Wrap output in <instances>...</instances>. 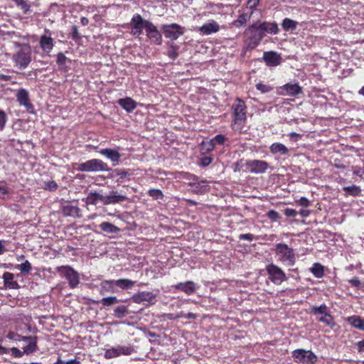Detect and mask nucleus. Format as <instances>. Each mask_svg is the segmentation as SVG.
Segmentation results:
<instances>
[{"mask_svg": "<svg viewBox=\"0 0 364 364\" xmlns=\"http://www.w3.org/2000/svg\"><path fill=\"white\" fill-rule=\"evenodd\" d=\"M132 33L134 36H139L142 34L143 30L146 31V36L151 43L156 45H161L162 43V34L157 27L150 21L144 19L139 14H134L130 21Z\"/></svg>", "mask_w": 364, "mask_h": 364, "instance_id": "obj_1", "label": "nucleus"}, {"mask_svg": "<svg viewBox=\"0 0 364 364\" xmlns=\"http://www.w3.org/2000/svg\"><path fill=\"white\" fill-rule=\"evenodd\" d=\"M232 107L234 114V119L232 124V129L241 133L246 121L245 103L240 99H237Z\"/></svg>", "mask_w": 364, "mask_h": 364, "instance_id": "obj_2", "label": "nucleus"}, {"mask_svg": "<svg viewBox=\"0 0 364 364\" xmlns=\"http://www.w3.org/2000/svg\"><path fill=\"white\" fill-rule=\"evenodd\" d=\"M275 253L278 257V260L283 264L292 267L296 262L294 251L284 243H278L276 245Z\"/></svg>", "mask_w": 364, "mask_h": 364, "instance_id": "obj_3", "label": "nucleus"}, {"mask_svg": "<svg viewBox=\"0 0 364 364\" xmlns=\"http://www.w3.org/2000/svg\"><path fill=\"white\" fill-rule=\"evenodd\" d=\"M309 313L316 316L318 321L323 323L331 328L335 326L333 318L331 315L329 309L325 304H323L319 306H311L309 308Z\"/></svg>", "mask_w": 364, "mask_h": 364, "instance_id": "obj_4", "label": "nucleus"}, {"mask_svg": "<svg viewBox=\"0 0 364 364\" xmlns=\"http://www.w3.org/2000/svg\"><path fill=\"white\" fill-rule=\"evenodd\" d=\"M77 170L82 172L109 171L111 168L101 159H92L77 164Z\"/></svg>", "mask_w": 364, "mask_h": 364, "instance_id": "obj_5", "label": "nucleus"}, {"mask_svg": "<svg viewBox=\"0 0 364 364\" xmlns=\"http://www.w3.org/2000/svg\"><path fill=\"white\" fill-rule=\"evenodd\" d=\"M185 27L176 23L162 24L161 26V31L166 38L173 41L183 36L185 33Z\"/></svg>", "mask_w": 364, "mask_h": 364, "instance_id": "obj_6", "label": "nucleus"}, {"mask_svg": "<svg viewBox=\"0 0 364 364\" xmlns=\"http://www.w3.org/2000/svg\"><path fill=\"white\" fill-rule=\"evenodd\" d=\"M292 357L296 363L301 364H315L317 356L311 350L296 349L292 352Z\"/></svg>", "mask_w": 364, "mask_h": 364, "instance_id": "obj_7", "label": "nucleus"}, {"mask_svg": "<svg viewBox=\"0 0 364 364\" xmlns=\"http://www.w3.org/2000/svg\"><path fill=\"white\" fill-rule=\"evenodd\" d=\"M58 272L68 282L70 288H75L80 283V277L77 272L69 266L58 267Z\"/></svg>", "mask_w": 364, "mask_h": 364, "instance_id": "obj_8", "label": "nucleus"}, {"mask_svg": "<svg viewBox=\"0 0 364 364\" xmlns=\"http://www.w3.org/2000/svg\"><path fill=\"white\" fill-rule=\"evenodd\" d=\"M134 352V348L132 346H116L109 348L105 349V358L107 359H112L117 358L120 355H130Z\"/></svg>", "mask_w": 364, "mask_h": 364, "instance_id": "obj_9", "label": "nucleus"}, {"mask_svg": "<svg viewBox=\"0 0 364 364\" xmlns=\"http://www.w3.org/2000/svg\"><path fill=\"white\" fill-rule=\"evenodd\" d=\"M266 269L269 279L276 285L281 284L287 279L284 271L272 263L267 265Z\"/></svg>", "mask_w": 364, "mask_h": 364, "instance_id": "obj_10", "label": "nucleus"}, {"mask_svg": "<svg viewBox=\"0 0 364 364\" xmlns=\"http://www.w3.org/2000/svg\"><path fill=\"white\" fill-rule=\"evenodd\" d=\"M245 165L249 172L255 174L264 173L269 167L267 161L258 159L245 161Z\"/></svg>", "mask_w": 364, "mask_h": 364, "instance_id": "obj_11", "label": "nucleus"}, {"mask_svg": "<svg viewBox=\"0 0 364 364\" xmlns=\"http://www.w3.org/2000/svg\"><path fill=\"white\" fill-rule=\"evenodd\" d=\"M16 97L21 106L24 107L29 113H34V107L30 102L29 94L26 89H18L16 92Z\"/></svg>", "mask_w": 364, "mask_h": 364, "instance_id": "obj_12", "label": "nucleus"}, {"mask_svg": "<svg viewBox=\"0 0 364 364\" xmlns=\"http://www.w3.org/2000/svg\"><path fill=\"white\" fill-rule=\"evenodd\" d=\"M245 35L250 40L249 46H251V44L252 46H257L265 36L259 26H252L245 33Z\"/></svg>", "mask_w": 364, "mask_h": 364, "instance_id": "obj_13", "label": "nucleus"}, {"mask_svg": "<svg viewBox=\"0 0 364 364\" xmlns=\"http://www.w3.org/2000/svg\"><path fill=\"white\" fill-rule=\"evenodd\" d=\"M302 92V88L299 83H287L278 88V93L281 95L296 96Z\"/></svg>", "mask_w": 364, "mask_h": 364, "instance_id": "obj_14", "label": "nucleus"}, {"mask_svg": "<svg viewBox=\"0 0 364 364\" xmlns=\"http://www.w3.org/2000/svg\"><path fill=\"white\" fill-rule=\"evenodd\" d=\"M156 295L151 291H139L132 296V301L136 304L147 302L154 304Z\"/></svg>", "mask_w": 364, "mask_h": 364, "instance_id": "obj_15", "label": "nucleus"}, {"mask_svg": "<svg viewBox=\"0 0 364 364\" xmlns=\"http://www.w3.org/2000/svg\"><path fill=\"white\" fill-rule=\"evenodd\" d=\"M220 30V25L214 20H210L202 26L198 28V31L203 35H210Z\"/></svg>", "mask_w": 364, "mask_h": 364, "instance_id": "obj_16", "label": "nucleus"}, {"mask_svg": "<svg viewBox=\"0 0 364 364\" xmlns=\"http://www.w3.org/2000/svg\"><path fill=\"white\" fill-rule=\"evenodd\" d=\"M13 59L16 65L20 68H25L31 62V56L28 52L19 51L14 55Z\"/></svg>", "mask_w": 364, "mask_h": 364, "instance_id": "obj_17", "label": "nucleus"}, {"mask_svg": "<svg viewBox=\"0 0 364 364\" xmlns=\"http://www.w3.org/2000/svg\"><path fill=\"white\" fill-rule=\"evenodd\" d=\"M177 290L181 291L186 293L188 295H191L194 294L198 287L195 282L193 281H187L186 282H180L174 286H173Z\"/></svg>", "mask_w": 364, "mask_h": 364, "instance_id": "obj_18", "label": "nucleus"}, {"mask_svg": "<svg viewBox=\"0 0 364 364\" xmlns=\"http://www.w3.org/2000/svg\"><path fill=\"white\" fill-rule=\"evenodd\" d=\"M21 340L22 341L27 343V346L23 348L25 354L29 355L37 350L38 346L36 336H22Z\"/></svg>", "mask_w": 364, "mask_h": 364, "instance_id": "obj_19", "label": "nucleus"}, {"mask_svg": "<svg viewBox=\"0 0 364 364\" xmlns=\"http://www.w3.org/2000/svg\"><path fill=\"white\" fill-rule=\"evenodd\" d=\"M263 59L268 66H277L281 63L282 57L276 52H264Z\"/></svg>", "mask_w": 364, "mask_h": 364, "instance_id": "obj_20", "label": "nucleus"}, {"mask_svg": "<svg viewBox=\"0 0 364 364\" xmlns=\"http://www.w3.org/2000/svg\"><path fill=\"white\" fill-rule=\"evenodd\" d=\"M105 196V205L115 204L125 201L127 197L119 194L117 191H112L108 196Z\"/></svg>", "mask_w": 364, "mask_h": 364, "instance_id": "obj_21", "label": "nucleus"}, {"mask_svg": "<svg viewBox=\"0 0 364 364\" xmlns=\"http://www.w3.org/2000/svg\"><path fill=\"white\" fill-rule=\"evenodd\" d=\"M100 154L114 164H118L121 158V154L118 151L112 149H102L100 151Z\"/></svg>", "mask_w": 364, "mask_h": 364, "instance_id": "obj_22", "label": "nucleus"}, {"mask_svg": "<svg viewBox=\"0 0 364 364\" xmlns=\"http://www.w3.org/2000/svg\"><path fill=\"white\" fill-rule=\"evenodd\" d=\"M264 34L265 33L276 34L279 32V27L275 22L264 21L259 25Z\"/></svg>", "mask_w": 364, "mask_h": 364, "instance_id": "obj_23", "label": "nucleus"}, {"mask_svg": "<svg viewBox=\"0 0 364 364\" xmlns=\"http://www.w3.org/2000/svg\"><path fill=\"white\" fill-rule=\"evenodd\" d=\"M117 103L127 112H131L136 107V102L131 97L121 98Z\"/></svg>", "mask_w": 364, "mask_h": 364, "instance_id": "obj_24", "label": "nucleus"}, {"mask_svg": "<svg viewBox=\"0 0 364 364\" xmlns=\"http://www.w3.org/2000/svg\"><path fill=\"white\" fill-rule=\"evenodd\" d=\"M105 196L97 192H90L85 198V203L88 205H97L99 202L105 205Z\"/></svg>", "mask_w": 364, "mask_h": 364, "instance_id": "obj_25", "label": "nucleus"}, {"mask_svg": "<svg viewBox=\"0 0 364 364\" xmlns=\"http://www.w3.org/2000/svg\"><path fill=\"white\" fill-rule=\"evenodd\" d=\"M269 151L272 154L287 155L289 154V150L284 144L275 142L269 146Z\"/></svg>", "mask_w": 364, "mask_h": 364, "instance_id": "obj_26", "label": "nucleus"}, {"mask_svg": "<svg viewBox=\"0 0 364 364\" xmlns=\"http://www.w3.org/2000/svg\"><path fill=\"white\" fill-rule=\"evenodd\" d=\"M14 274L8 272H5L2 276L5 287L10 289H18L20 288V286L17 282L14 281Z\"/></svg>", "mask_w": 364, "mask_h": 364, "instance_id": "obj_27", "label": "nucleus"}, {"mask_svg": "<svg viewBox=\"0 0 364 364\" xmlns=\"http://www.w3.org/2000/svg\"><path fill=\"white\" fill-rule=\"evenodd\" d=\"M135 310H129L127 306L121 305L116 307L114 310V316L117 318H123L129 314H136Z\"/></svg>", "mask_w": 364, "mask_h": 364, "instance_id": "obj_28", "label": "nucleus"}, {"mask_svg": "<svg viewBox=\"0 0 364 364\" xmlns=\"http://www.w3.org/2000/svg\"><path fill=\"white\" fill-rule=\"evenodd\" d=\"M115 280H104L100 284V293L117 292Z\"/></svg>", "mask_w": 364, "mask_h": 364, "instance_id": "obj_29", "label": "nucleus"}, {"mask_svg": "<svg viewBox=\"0 0 364 364\" xmlns=\"http://www.w3.org/2000/svg\"><path fill=\"white\" fill-rule=\"evenodd\" d=\"M80 208L70 204H66L62 207V213L65 216L79 217Z\"/></svg>", "mask_w": 364, "mask_h": 364, "instance_id": "obj_30", "label": "nucleus"}, {"mask_svg": "<svg viewBox=\"0 0 364 364\" xmlns=\"http://www.w3.org/2000/svg\"><path fill=\"white\" fill-rule=\"evenodd\" d=\"M299 23L289 18H285L282 23V27L285 31H293L296 29Z\"/></svg>", "mask_w": 364, "mask_h": 364, "instance_id": "obj_31", "label": "nucleus"}, {"mask_svg": "<svg viewBox=\"0 0 364 364\" xmlns=\"http://www.w3.org/2000/svg\"><path fill=\"white\" fill-rule=\"evenodd\" d=\"M100 229L107 233L116 234L120 232V228L109 222H103L100 225Z\"/></svg>", "mask_w": 364, "mask_h": 364, "instance_id": "obj_32", "label": "nucleus"}, {"mask_svg": "<svg viewBox=\"0 0 364 364\" xmlns=\"http://www.w3.org/2000/svg\"><path fill=\"white\" fill-rule=\"evenodd\" d=\"M113 175L110 176V178H114V175L118 176L119 178L117 179V183H122V180L125 178H127L132 175L130 170H126L123 168H117L113 171Z\"/></svg>", "mask_w": 364, "mask_h": 364, "instance_id": "obj_33", "label": "nucleus"}, {"mask_svg": "<svg viewBox=\"0 0 364 364\" xmlns=\"http://www.w3.org/2000/svg\"><path fill=\"white\" fill-rule=\"evenodd\" d=\"M40 46H53V39L49 30L46 29L44 33L41 36Z\"/></svg>", "mask_w": 364, "mask_h": 364, "instance_id": "obj_34", "label": "nucleus"}, {"mask_svg": "<svg viewBox=\"0 0 364 364\" xmlns=\"http://www.w3.org/2000/svg\"><path fill=\"white\" fill-rule=\"evenodd\" d=\"M11 189L4 181H0V199L8 200L11 198Z\"/></svg>", "mask_w": 364, "mask_h": 364, "instance_id": "obj_35", "label": "nucleus"}, {"mask_svg": "<svg viewBox=\"0 0 364 364\" xmlns=\"http://www.w3.org/2000/svg\"><path fill=\"white\" fill-rule=\"evenodd\" d=\"M348 321L353 327L364 331V319L357 316H353L349 317Z\"/></svg>", "mask_w": 364, "mask_h": 364, "instance_id": "obj_36", "label": "nucleus"}, {"mask_svg": "<svg viewBox=\"0 0 364 364\" xmlns=\"http://www.w3.org/2000/svg\"><path fill=\"white\" fill-rule=\"evenodd\" d=\"M136 282L128 279H120L115 280L116 287H119L122 289H131L135 284Z\"/></svg>", "mask_w": 364, "mask_h": 364, "instance_id": "obj_37", "label": "nucleus"}, {"mask_svg": "<svg viewBox=\"0 0 364 364\" xmlns=\"http://www.w3.org/2000/svg\"><path fill=\"white\" fill-rule=\"evenodd\" d=\"M310 271L318 279L322 278L324 275V267L319 263H314L310 268Z\"/></svg>", "mask_w": 364, "mask_h": 364, "instance_id": "obj_38", "label": "nucleus"}, {"mask_svg": "<svg viewBox=\"0 0 364 364\" xmlns=\"http://www.w3.org/2000/svg\"><path fill=\"white\" fill-rule=\"evenodd\" d=\"M69 35L76 43H79L82 38V35L79 32L76 25L72 26Z\"/></svg>", "mask_w": 364, "mask_h": 364, "instance_id": "obj_39", "label": "nucleus"}, {"mask_svg": "<svg viewBox=\"0 0 364 364\" xmlns=\"http://www.w3.org/2000/svg\"><path fill=\"white\" fill-rule=\"evenodd\" d=\"M17 268L21 271V273L23 275L28 274L31 270V264L28 261L26 260L22 264L18 265Z\"/></svg>", "mask_w": 364, "mask_h": 364, "instance_id": "obj_40", "label": "nucleus"}, {"mask_svg": "<svg viewBox=\"0 0 364 364\" xmlns=\"http://www.w3.org/2000/svg\"><path fill=\"white\" fill-rule=\"evenodd\" d=\"M118 301H119L116 296H108V297L102 298L100 302L104 306H110L112 305H114V304L118 303Z\"/></svg>", "mask_w": 364, "mask_h": 364, "instance_id": "obj_41", "label": "nucleus"}, {"mask_svg": "<svg viewBox=\"0 0 364 364\" xmlns=\"http://www.w3.org/2000/svg\"><path fill=\"white\" fill-rule=\"evenodd\" d=\"M148 194L154 200H161L164 197L162 191L159 189H149L148 191Z\"/></svg>", "mask_w": 364, "mask_h": 364, "instance_id": "obj_42", "label": "nucleus"}, {"mask_svg": "<svg viewBox=\"0 0 364 364\" xmlns=\"http://www.w3.org/2000/svg\"><path fill=\"white\" fill-rule=\"evenodd\" d=\"M201 146L205 153L211 152L215 147L213 141H212V139L208 141H203L201 143Z\"/></svg>", "mask_w": 364, "mask_h": 364, "instance_id": "obj_43", "label": "nucleus"}, {"mask_svg": "<svg viewBox=\"0 0 364 364\" xmlns=\"http://www.w3.org/2000/svg\"><path fill=\"white\" fill-rule=\"evenodd\" d=\"M11 1H14L18 7H20L24 11V13H26L27 11H28V10L30 9V4L28 3V1L26 0H11Z\"/></svg>", "mask_w": 364, "mask_h": 364, "instance_id": "obj_44", "label": "nucleus"}, {"mask_svg": "<svg viewBox=\"0 0 364 364\" xmlns=\"http://www.w3.org/2000/svg\"><path fill=\"white\" fill-rule=\"evenodd\" d=\"M344 190L349 194L352 196H358L361 191V189L359 186L353 185L350 186H347L344 188Z\"/></svg>", "mask_w": 364, "mask_h": 364, "instance_id": "obj_45", "label": "nucleus"}, {"mask_svg": "<svg viewBox=\"0 0 364 364\" xmlns=\"http://www.w3.org/2000/svg\"><path fill=\"white\" fill-rule=\"evenodd\" d=\"M250 16L247 14H242L239 15L237 19L234 21V25L236 26H243L246 23Z\"/></svg>", "mask_w": 364, "mask_h": 364, "instance_id": "obj_46", "label": "nucleus"}, {"mask_svg": "<svg viewBox=\"0 0 364 364\" xmlns=\"http://www.w3.org/2000/svg\"><path fill=\"white\" fill-rule=\"evenodd\" d=\"M256 88L262 93H267L273 90V87L269 85L263 84L262 82H259L256 84Z\"/></svg>", "mask_w": 364, "mask_h": 364, "instance_id": "obj_47", "label": "nucleus"}, {"mask_svg": "<svg viewBox=\"0 0 364 364\" xmlns=\"http://www.w3.org/2000/svg\"><path fill=\"white\" fill-rule=\"evenodd\" d=\"M67 62H70V60L62 53H59L57 55V63L60 66L66 67Z\"/></svg>", "mask_w": 364, "mask_h": 364, "instance_id": "obj_48", "label": "nucleus"}, {"mask_svg": "<svg viewBox=\"0 0 364 364\" xmlns=\"http://www.w3.org/2000/svg\"><path fill=\"white\" fill-rule=\"evenodd\" d=\"M8 117L5 112L0 109V131L5 128Z\"/></svg>", "mask_w": 364, "mask_h": 364, "instance_id": "obj_49", "label": "nucleus"}, {"mask_svg": "<svg viewBox=\"0 0 364 364\" xmlns=\"http://www.w3.org/2000/svg\"><path fill=\"white\" fill-rule=\"evenodd\" d=\"M226 140L227 138L223 134H218L212 139V141H213L215 146L216 144L223 145Z\"/></svg>", "mask_w": 364, "mask_h": 364, "instance_id": "obj_50", "label": "nucleus"}, {"mask_svg": "<svg viewBox=\"0 0 364 364\" xmlns=\"http://www.w3.org/2000/svg\"><path fill=\"white\" fill-rule=\"evenodd\" d=\"M213 161V158L210 156H203L200 158L199 165L202 167H206Z\"/></svg>", "mask_w": 364, "mask_h": 364, "instance_id": "obj_51", "label": "nucleus"}, {"mask_svg": "<svg viewBox=\"0 0 364 364\" xmlns=\"http://www.w3.org/2000/svg\"><path fill=\"white\" fill-rule=\"evenodd\" d=\"M267 215L269 219H270L273 221H277L280 218V215H279V213H277V211H275L274 210H271L268 211V213H267Z\"/></svg>", "mask_w": 364, "mask_h": 364, "instance_id": "obj_52", "label": "nucleus"}, {"mask_svg": "<svg viewBox=\"0 0 364 364\" xmlns=\"http://www.w3.org/2000/svg\"><path fill=\"white\" fill-rule=\"evenodd\" d=\"M58 188V184L54 181H48L46 183L44 189L50 191H54Z\"/></svg>", "mask_w": 364, "mask_h": 364, "instance_id": "obj_53", "label": "nucleus"}, {"mask_svg": "<svg viewBox=\"0 0 364 364\" xmlns=\"http://www.w3.org/2000/svg\"><path fill=\"white\" fill-rule=\"evenodd\" d=\"M196 317V314L193 313L184 314L183 312H180L176 315V318H185L187 319H195Z\"/></svg>", "mask_w": 364, "mask_h": 364, "instance_id": "obj_54", "label": "nucleus"}, {"mask_svg": "<svg viewBox=\"0 0 364 364\" xmlns=\"http://www.w3.org/2000/svg\"><path fill=\"white\" fill-rule=\"evenodd\" d=\"M6 337L9 339V340H13V341H21V336H20L19 334L18 333H16L14 332H12V331H10L9 332V333L7 334Z\"/></svg>", "mask_w": 364, "mask_h": 364, "instance_id": "obj_55", "label": "nucleus"}, {"mask_svg": "<svg viewBox=\"0 0 364 364\" xmlns=\"http://www.w3.org/2000/svg\"><path fill=\"white\" fill-rule=\"evenodd\" d=\"M11 352V355L15 358H21L25 353L23 351H21L16 347H13L9 350Z\"/></svg>", "mask_w": 364, "mask_h": 364, "instance_id": "obj_56", "label": "nucleus"}, {"mask_svg": "<svg viewBox=\"0 0 364 364\" xmlns=\"http://www.w3.org/2000/svg\"><path fill=\"white\" fill-rule=\"evenodd\" d=\"M176 48V47H169V49L167 51L168 55L172 60L175 59L178 56V52Z\"/></svg>", "mask_w": 364, "mask_h": 364, "instance_id": "obj_57", "label": "nucleus"}, {"mask_svg": "<svg viewBox=\"0 0 364 364\" xmlns=\"http://www.w3.org/2000/svg\"><path fill=\"white\" fill-rule=\"evenodd\" d=\"M284 214L287 217H296L298 214V212L292 208H287L284 210Z\"/></svg>", "mask_w": 364, "mask_h": 364, "instance_id": "obj_58", "label": "nucleus"}, {"mask_svg": "<svg viewBox=\"0 0 364 364\" xmlns=\"http://www.w3.org/2000/svg\"><path fill=\"white\" fill-rule=\"evenodd\" d=\"M259 3V0H248L247 2V8L253 9L257 6Z\"/></svg>", "mask_w": 364, "mask_h": 364, "instance_id": "obj_59", "label": "nucleus"}, {"mask_svg": "<svg viewBox=\"0 0 364 364\" xmlns=\"http://www.w3.org/2000/svg\"><path fill=\"white\" fill-rule=\"evenodd\" d=\"M243 162H244V160L240 159V161L235 163V164H234V171L235 172L240 171L242 170L243 165H244Z\"/></svg>", "mask_w": 364, "mask_h": 364, "instance_id": "obj_60", "label": "nucleus"}, {"mask_svg": "<svg viewBox=\"0 0 364 364\" xmlns=\"http://www.w3.org/2000/svg\"><path fill=\"white\" fill-rule=\"evenodd\" d=\"M240 240H249L252 241L255 238L254 235L250 233H246V234H241L239 236Z\"/></svg>", "mask_w": 364, "mask_h": 364, "instance_id": "obj_61", "label": "nucleus"}, {"mask_svg": "<svg viewBox=\"0 0 364 364\" xmlns=\"http://www.w3.org/2000/svg\"><path fill=\"white\" fill-rule=\"evenodd\" d=\"M297 203L303 207H308L309 205V200L305 197H301Z\"/></svg>", "mask_w": 364, "mask_h": 364, "instance_id": "obj_62", "label": "nucleus"}, {"mask_svg": "<svg viewBox=\"0 0 364 364\" xmlns=\"http://www.w3.org/2000/svg\"><path fill=\"white\" fill-rule=\"evenodd\" d=\"M349 283L355 287H358L360 285V282L359 279L356 277H353L351 279L349 280Z\"/></svg>", "mask_w": 364, "mask_h": 364, "instance_id": "obj_63", "label": "nucleus"}, {"mask_svg": "<svg viewBox=\"0 0 364 364\" xmlns=\"http://www.w3.org/2000/svg\"><path fill=\"white\" fill-rule=\"evenodd\" d=\"M356 345L358 346V350L359 352H363L364 353V340L358 341L356 343Z\"/></svg>", "mask_w": 364, "mask_h": 364, "instance_id": "obj_64", "label": "nucleus"}]
</instances>
